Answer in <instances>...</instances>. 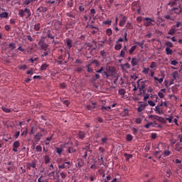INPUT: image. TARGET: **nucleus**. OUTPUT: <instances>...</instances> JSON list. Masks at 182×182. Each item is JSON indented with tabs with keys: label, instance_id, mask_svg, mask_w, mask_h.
<instances>
[{
	"label": "nucleus",
	"instance_id": "33",
	"mask_svg": "<svg viewBox=\"0 0 182 182\" xmlns=\"http://www.w3.org/2000/svg\"><path fill=\"white\" fill-rule=\"evenodd\" d=\"M1 109L6 113H11L12 112L11 109L7 108L6 107H2Z\"/></svg>",
	"mask_w": 182,
	"mask_h": 182
},
{
	"label": "nucleus",
	"instance_id": "24",
	"mask_svg": "<svg viewBox=\"0 0 182 182\" xmlns=\"http://www.w3.org/2000/svg\"><path fill=\"white\" fill-rule=\"evenodd\" d=\"M33 2H34V0H23V4L24 6H28Z\"/></svg>",
	"mask_w": 182,
	"mask_h": 182
},
{
	"label": "nucleus",
	"instance_id": "54",
	"mask_svg": "<svg viewBox=\"0 0 182 182\" xmlns=\"http://www.w3.org/2000/svg\"><path fill=\"white\" fill-rule=\"evenodd\" d=\"M68 176V173L66 172H61L60 173V176L63 179L66 178V176Z\"/></svg>",
	"mask_w": 182,
	"mask_h": 182
},
{
	"label": "nucleus",
	"instance_id": "26",
	"mask_svg": "<svg viewBox=\"0 0 182 182\" xmlns=\"http://www.w3.org/2000/svg\"><path fill=\"white\" fill-rule=\"evenodd\" d=\"M138 63H139V60L136 58H133L132 60V65L134 67V66H136Z\"/></svg>",
	"mask_w": 182,
	"mask_h": 182
},
{
	"label": "nucleus",
	"instance_id": "8",
	"mask_svg": "<svg viewBox=\"0 0 182 182\" xmlns=\"http://www.w3.org/2000/svg\"><path fill=\"white\" fill-rule=\"evenodd\" d=\"M21 146V142L19 141H15L13 144V151L18 152V148Z\"/></svg>",
	"mask_w": 182,
	"mask_h": 182
},
{
	"label": "nucleus",
	"instance_id": "5",
	"mask_svg": "<svg viewBox=\"0 0 182 182\" xmlns=\"http://www.w3.org/2000/svg\"><path fill=\"white\" fill-rule=\"evenodd\" d=\"M38 46L41 47V50L47 51L49 45L45 43L44 40H40L38 42Z\"/></svg>",
	"mask_w": 182,
	"mask_h": 182
},
{
	"label": "nucleus",
	"instance_id": "7",
	"mask_svg": "<svg viewBox=\"0 0 182 182\" xmlns=\"http://www.w3.org/2000/svg\"><path fill=\"white\" fill-rule=\"evenodd\" d=\"M140 106L137 108L138 112H141L146 107H147L148 104L147 102H140Z\"/></svg>",
	"mask_w": 182,
	"mask_h": 182
},
{
	"label": "nucleus",
	"instance_id": "20",
	"mask_svg": "<svg viewBox=\"0 0 182 182\" xmlns=\"http://www.w3.org/2000/svg\"><path fill=\"white\" fill-rule=\"evenodd\" d=\"M92 154V150L90 149H85V154L83 155V158L86 159L87 158V156L90 155Z\"/></svg>",
	"mask_w": 182,
	"mask_h": 182
},
{
	"label": "nucleus",
	"instance_id": "1",
	"mask_svg": "<svg viewBox=\"0 0 182 182\" xmlns=\"http://www.w3.org/2000/svg\"><path fill=\"white\" fill-rule=\"evenodd\" d=\"M26 13L27 14V18H30L31 16V11L28 8L24 9V10L20 9L18 11V16L21 18H24L26 16Z\"/></svg>",
	"mask_w": 182,
	"mask_h": 182
},
{
	"label": "nucleus",
	"instance_id": "48",
	"mask_svg": "<svg viewBox=\"0 0 182 182\" xmlns=\"http://www.w3.org/2000/svg\"><path fill=\"white\" fill-rule=\"evenodd\" d=\"M124 156H125L127 161H129L131 158H132V155H131V154L125 153Z\"/></svg>",
	"mask_w": 182,
	"mask_h": 182
},
{
	"label": "nucleus",
	"instance_id": "25",
	"mask_svg": "<svg viewBox=\"0 0 182 182\" xmlns=\"http://www.w3.org/2000/svg\"><path fill=\"white\" fill-rule=\"evenodd\" d=\"M155 112H156V113L158 114H164L163 110H161V109H160L159 105L156 106V107H155Z\"/></svg>",
	"mask_w": 182,
	"mask_h": 182
},
{
	"label": "nucleus",
	"instance_id": "32",
	"mask_svg": "<svg viewBox=\"0 0 182 182\" xmlns=\"http://www.w3.org/2000/svg\"><path fill=\"white\" fill-rule=\"evenodd\" d=\"M149 68L151 69H153L154 70H155L157 68V63L156 62H151V65L149 66Z\"/></svg>",
	"mask_w": 182,
	"mask_h": 182
},
{
	"label": "nucleus",
	"instance_id": "17",
	"mask_svg": "<svg viewBox=\"0 0 182 182\" xmlns=\"http://www.w3.org/2000/svg\"><path fill=\"white\" fill-rule=\"evenodd\" d=\"M43 137V134L41 132H38L35 136H34V139L37 141H39L41 138Z\"/></svg>",
	"mask_w": 182,
	"mask_h": 182
},
{
	"label": "nucleus",
	"instance_id": "18",
	"mask_svg": "<svg viewBox=\"0 0 182 182\" xmlns=\"http://www.w3.org/2000/svg\"><path fill=\"white\" fill-rule=\"evenodd\" d=\"M66 45H67V47L68 48V50H70V48H72V47H73L72 39L67 38L66 39Z\"/></svg>",
	"mask_w": 182,
	"mask_h": 182
},
{
	"label": "nucleus",
	"instance_id": "40",
	"mask_svg": "<svg viewBox=\"0 0 182 182\" xmlns=\"http://www.w3.org/2000/svg\"><path fill=\"white\" fill-rule=\"evenodd\" d=\"M100 55L103 58H106V57H107V52L105 51V50H101L100 51Z\"/></svg>",
	"mask_w": 182,
	"mask_h": 182
},
{
	"label": "nucleus",
	"instance_id": "10",
	"mask_svg": "<svg viewBox=\"0 0 182 182\" xmlns=\"http://www.w3.org/2000/svg\"><path fill=\"white\" fill-rule=\"evenodd\" d=\"M46 36L51 40H54L55 39V35H54V32L51 30H48L46 32Z\"/></svg>",
	"mask_w": 182,
	"mask_h": 182
},
{
	"label": "nucleus",
	"instance_id": "49",
	"mask_svg": "<svg viewBox=\"0 0 182 182\" xmlns=\"http://www.w3.org/2000/svg\"><path fill=\"white\" fill-rule=\"evenodd\" d=\"M160 107H168V103L166 102L161 101V104L159 105Z\"/></svg>",
	"mask_w": 182,
	"mask_h": 182
},
{
	"label": "nucleus",
	"instance_id": "64",
	"mask_svg": "<svg viewBox=\"0 0 182 182\" xmlns=\"http://www.w3.org/2000/svg\"><path fill=\"white\" fill-rule=\"evenodd\" d=\"M158 96H159L161 99H162V98L164 97V95L163 92H159Z\"/></svg>",
	"mask_w": 182,
	"mask_h": 182
},
{
	"label": "nucleus",
	"instance_id": "58",
	"mask_svg": "<svg viewBox=\"0 0 182 182\" xmlns=\"http://www.w3.org/2000/svg\"><path fill=\"white\" fill-rule=\"evenodd\" d=\"M27 39L28 41L30 42H34L35 39L32 38V36L31 35H28L27 36Z\"/></svg>",
	"mask_w": 182,
	"mask_h": 182
},
{
	"label": "nucleus",
	"instance_id": "43",
	"mask_svg": "<svg viewBox=\"0 0 182 182\" xmlns=\"http://www.w3.org/2000/svg\"><path fill=\"white\" fill-rule=\"evenodd\" d=\"M38 182H48L46 179H45L43 175H41L40 178L38 179Z\"/></svg>",
	"mask_w": 182,
	"mask_h": 182
},
{
	"label": "nucleus",
	"instance_id": "15",
	"mask_svg": "<svg viewBox=\"0 0 182 182\" xmlns=\"http://www.w3.org/2000/svg\"><path fill=\"white\" fill-rule=\"evenodd\" d=\"M120 116L122 117H126L129 116V111L127 109H124L121 113H120Z\"/></svg>",
	"mask_w": 182,
	"mask_h": 182
},
{
	"label": "nucleus",
	"instance_id": "56",
	"mask_svg": "<svg viewBox=\"0 0 182 182\" xmlns=\"http://www.w3.org/2000/svg\"><path fill=\"white\" fill-rule=\"evenodd\" d=\"M126 93V91L124 89H119V94L120 95H124V94Z\"/></svg>",
	"mask_w": 182,
	"mask_h": 182
},
{
	"label": "nucleus",
	"instance_id": "44",
	"mask_svg": "<svg viewBox=\"0 0 182 182\" xmlns=\"http://www.w3.org/2000/svg\"><path fill=\"white\" fill-rule=\"evenodd\" d=\"M126 27L127 29H129V30L133 29V26H132V23H130L129 21L127 23Z\"/></svg>",
	"mask_w": 182,
	"mask_h": 182
},
{
	"label": "nucleus",
	"instance_id": "41",
	"mask_svg": "<svg viewBox=\"0 0 182 182\" xmlns=\"http://www.w3.org/2000/svg\"><path fill=\"white\" fill-rule=\"evenodd\" d=\"M122 46L121 43H117L115 46H114V49L116 50H120L121 48H122Z\"/></svg>",
	"mask_w": 182,
	"mask_h": 182
},
{
	"label": "nucleus",
	"instance_id": "38",
	"mask_svg": "<svg viewBox=\"0 0 182 182\" xmlns=\"http://www.w3.org/2000/svg\"><path fill=\"white\" fill-rule=\"evenodd\" d=\"M9 48H11V50H14L16 49V46L15 43H9Z\"/></svg>",
	"mask_w": 182,
	"mask_h": 182
},
{
	"label": "nucleus",
	"instance_id": "9",
	"mask_svg": "<svg viewBox=\"0 0 182 182\" xmlns=\"http://www.w3.org/2000/svg\"><path fill=\"white\" fill-rule=\"evenodd\" d=\"M126 53H127V47L126 46H124L123 48L122 49L119 57L122 58H125Z\"/></svg>",
	"mask_w": 182,
	"mask_h": 182
},
{
	"label": "nucleus",
	"instance_id": "11",
	"mask_svg": "<svg viewBox=\"0 0 182 182\" xmlns=\"http://www.w3.org/2000/svg\"><path fill=\"white\" fill-rule=\"evenodd\" d=\"M127 16H123L122 18H121V20L119 21V26H120V27H123L124 25H125V23H126V22H127Z\"/></svg>",
	"mask_w": 182,
	"mask_h": 182
},
{
	"label": "nucleus",
	"instance_id": "36",
	"mask_svg": "<svg viewBox=\"0 0 182 182\" xmlns=\"http://www.w3.org/2000/svg\"><path fill=\"white\" fill-rule=\"evenodd\" d=\"M171 76H172L173 80H175L178 77V71L173 72L172 74H171Z\"/></svg>",
	"mask_w": 182,
	"mask_h": 182
},
{
	"label": "nucleus",
	"instance_id": "21",
	"mask_svg": "<svg viewBox=\"0 0 182 182\" xmlns=\"http://www.w3.org/2000/svg\"><path fill=\"white\" fill-rule=\"evenodd\" d=\"M37 11H39V13H46L48 11L47 7H39L37 9Z\"/></svg>",
	"mask_w": 182,
	"mask_h": 182
},
{
	"label": "nucleus",
	"instance_id": "53",
	"mask_svg": "<svg viewBox=\"0 0 182 182\" xmlns=\"http://www.w3.org/2000/svg\"><path fill=\"white\" fill-rule=\"evenodd\" d=\"M90 66H91L90 64H89V65H87V71L89 73H92L93 72V69H92V68H90Z\"/></svg>",
	"mask_w": 182,
	"mask_h": 182
},
{
	"label": "nucleus",
	"instance_id": "61",
	"mask_svg": "<svg viewBox=\"0 0 182 182\" xmlns=\"http://www.w3.org/2000/svg\"><path fill=\"white\" fill-rule=\"evenodd\" d=\"M107 136H105L102 138L101 141L102 142V144H106L107 142Z\"/></svg>",
	"mask_w": 182,
	"mask_h": 182
},
{
	"label": "nucleus",
	"instance_id": "35",
	"mask_svg": "<svg viewBox=\"0 0 182 182\" xmlns=\"http://www.w3.org/2000/svg\"><path fill=\"white\" fill-rule=\"evenodd\" d=\"M111 109H112V107L110 106H107V107L102 106L101 107V110L102 112L109 111Z\"/></svg>",
	"mask_w": 182,
	"mask_h": 182
},
{
	"label": "nucleus",
	"instance_id": "6",
	"mask_svg": "<svg viewBox=\"0 0 182 182\" xmlns=\"http://www.w3.org/2000/svg\"><path fill=\"white\" fill-rule=\"evenodd\" d=\"M139 81L140 80H138V89L139 90V92H142L146 88V85L145 84V82H147L148 80L141 81L140 84H139Z\"/></svg>",
	"mask_w": 182,
	"mask_h": 182
},
{
	"label": "nucleus",
	"instance_id": "57",
	"mask_svg": "<svg viewBox=\"0 0 182 182\" xmlns=\"http://www.w3.org/2000/svg\"><path fill=\"white\" fill-rule=\"evenodd\" d=\"M27 68H28V66L26 65H21L19 67V69L22 70H27Z\"/></svg>",
	"mask_w": 182,
	"mask_h": 182
},
{
	"label": "nucleus",
	"instance_id": "63",
	"mask_svg": "<svg viewBox=\"0 0 182 182\" xmlns=\"http://www.w3.org/2000/svg\"><path fill=\"white\" fill-rule=\"evenodd\" d=\"M178 64V63L176 60H172L171 63V65H172L173 66H176Z\"/></svg>",
	"mask_w": 182,
	"mask_h": 182
},
{
	"label": "nucleus",
	"instance_id": "2",
	"mask_svg": "<svg viewBox=\"0 0 182 182\" xmlns=\"http://www.w3.org/2000/svg\"><path fill=\"white\" fill-rule=\"evenodd\" d=\"M70 161H67L66 159H65L63 161V162H60L59 164H58V168L60 170H63V169H69L70 168Z\"/></svg>",
	"mask_w": 182,
	"mask_h": 182
},
{
	"label": "nucleus",
	"instance_id": "60",
	"mask_svg": "<svg viewBox=\"0 0 182 182\" xmlns=\"http://www.w3.org/2000/svg\"><path fill=\"white\" fill-rule=\"evenodd\" d=\"M66 16L69 18H75V15H73V14L71 12L66 13Z\"/></svg>",
	"mask_w": 182,
	"mask_h": 182
},
{
	"label": "nucleus",
	"instance_id": "50",
	"mask_svg": "<svg viewBox=\"0 0 182 182\" xmlns=\"http://www.w3.org/2000/svg\"><path fill=\"white\" fill-rule=\"evenodd\" d=\"M36 149L37 152L40 153V152H42L43 147L41 145H38V146H36Z\"/></svg>",
	"mask_w": 182,
	"mask_h": 182
},
{
	"label": "nucleus",
	"instance_id": "19",
	"mask_svg": "<svg viewBox=\"0 0 182 182\" xmlns=\"http://www.w3.org/2000/svg\"><path fill=\"white\" fill-rule=\"evenodd\" d=\"M92 105H87V110H92L93 109H96V102H92Z\"/></svg>",
	"mask_w": 182,
	"mask_h": 182
},
{
	"label": "nucleus",
	"instance_id": "42",
	"mask_svg": "<svg viewBox=\"0 0 182 182\" xmlns=\"http://www.w3.org/2000/svg\"><path fill=\"white\" fill-rule=\"evenodd\" d=\"M154 80L155 81L159 82L160 84H161L164 82V77L158 78L157 77H154Z\"/></svg>",
	"mask_w": 182,
	"mask_h": 182
},
{
	"label": "nucleus",
	"instance_id": "3",
	"mask_svg": "<svg viewBox=\"0 0 182 182\" xmlns=\"http://www.w3.org/2000/svg\"><path fill=\"white\" fill-rule=\"evenodd\" d=\"M144 25L146 27H149L150 26H155V21L151 18H144Z\"/></svg>",
	"mask_w": 182,
	"mask_h": 182
},
{
	"label": "nucleus",
	"instance_id": "30",
	"mask_svg": "<svg viewBox=\"0 0 182 182\" xmlns=\"http://www.w3.org/2000/svg\"><path fill=\"white\" fill-rule=\"evenodd\" d=\"M63 151V148L55 147V152H56L58 155L61 156Z\"/></svg>",
	"mask_w": 182,
	"mask_h": 182
},
{
	"label": "nucleus",
	"instance_id": "29",
	"mask_svg": "<svg viewBox=\"0 0 182 182\" xmlns=\"http://www.w3.org/2000/svg\"><path fill=\"white\" fill-rule=\"evenodd\" d=\"M9 17L8 12H2L0 14V18H7Z\"/></svg>",
	"mask_w": 182,
	"mask_h": 182
},
{
	"label": "nucleus",
	"instance_id": "39",
	"mask_svg": "<svg viewBox=\"0 0 182 182\" xmlns=\"http://www.w3.org/2000/svg\"><path fill=\"white\" fill-rule=\"evenodd\" d=\"M44 160H45L46 164H48L50 162V156H48V155H46Z\"/></svg>",
	"mask_w": 182,
	"mask_h": 182
},
{
	"label": "nucleus",
	"instance_id": "14",
	"mask_svg": "<svg viewBox=\"0 0 182 182\" xmlns=\"http://www.w3.org/2000/svg\"><path fill=\"white\" fill-rule=\"evenodd\" d=\"M78 137L80 139H83L86 137V132L83 131H79L78 132Z\"/></svg>",
	"mask_w": 182,
	"mask_h": 182
},
{
	"label": "nucleus",
	"instance_id": "31",
	"mask_svg": "<svg viewBox=\"0 0 182 182\" xmlns=\"http://www.w3.org/2000/svg\"><path fill=\"white\" fill-rule=\"evenodd\" d=\"M166 53L167 55H172L173 53V51L169 48H166Z\"/></svg>",
	"mask_w": 182,
	"mask_h": 182
},
{
	"label": "nucleus",
	"instance_id": "28",
	"mask_svg": "<svg viewBox=\"0 0 182 182\" xmlns=\"http://www.w3.org/2000/svg\"><path fill=\"white\" fill-rule=\"evenodd\" d=\"M174 11L175 14H176L177 15H179L181 14V9L179 10L178 8L177 7H174L171 9V12Z\"/></svg>",
	"mask_w": 182,
	"mask_h": 182
},
{
	"label": "nucleus",
	"instance_id": "22",
	"mask_svg": "<svg viewBox=\"0 0 182 182\" xmlns=\"http://www.w3.org/2000/svg\"><path fill=\"white\" fill-rule=\"evenodd\" d=\"M164 18L166 20L174 21V18L172 17L170 14L164 15Z\"/></svg>",
	"mask_w": 182,
	"mask_h": 182
},
{
	"label": "nucleus",
	"instance_id": "45",
	"mask_svg": "<svg viewBox=\"0 0 182 182\" xmlns=\"http://www.w3.org/2000/svg\"><path fill=\"white\" fill-rule=\"evenodd\" d=\"M75 151H76V150L75 149H73V147H72V146L68 147V153L72 154V153H75Z\"/></svg>",
	"mask_w": 182,
	"mask_h": 182
},
{
	"label": "nucleus",
	"instance_id": "37",
	"mask_svg": "<svg viewBox=\"0 0 182 182\" xmlns=\"http://www.w3.org/2000/svg\"><path fill=\"white\" fill-rule=\"evenodd\" d=\"M34 30L36 31H39L41 30V23H38L34 25Z\"/></svg>",
	"mask_w": 182,
	"mask_h": 182
},
{
	"label": "nucleus",
	"instance_id": "52",
	"mask_svg": "<svg viewBox=\"0 0 182 182\" xmlns=\"http://www.w3.org/2000/svg\"><path fill=\"white\" fill-rule=\"evenodd\" d=\"M173 119V115H171L169 117H166V120L168 121L169 124H171Z\"/></svg>",
	"mask_w": 182,
	"mask_h": 182
},
{
	"label": "nucleus",
	"instance_id": "47",
	"mask_svg": "<svg viewBox=\"0 0 182 182\" xmlns=\"http://www.w3.org/2000/svg\"><path fill=\"white\" fill-rule=\"evenodd\" d=\"M99 151H100V156H101V157H102V156H105L103 155V152H105V148L100 146V147L99 148Z\"/></svg>",
	"mask_w": 182,
	"mask_h": 182
},
{
	"label": "nucleus",
	"instance_id": "27",
	"mask_svg": "<svg viewBox=\"0 0 182 182\" xmlns=\"http://www.w3.org/2000/svg\"><path fill=\"white\" fill-rule=\"evenodd\" d=\"M136 48H137V46H136V45L132 46L131 47V48L129 49V55H132L133 53H134V52L135 51V50L136 49Z\"/></svg>",
	"mask_w": 182,
	"mask_h": 182
},
{
	"label": "nucleus",
	"instance_id": "12",
	"mask_svg": "<svg viewBox=\"0 0 182 182\" xmlns=\"http://www.w3.org/2000/svg\"><path fill=\"white\" fill-rule=\"evenodd\" d=\"M85 165V159H77V167L82 168Z\"/></svg>",
	"mask_w": 182,
	"mask_h": 182
},
{
	"label": "nucleus",
	"instance_id": "23",
	"mask_svg": "<svg viewBox=\"0 0 182 182\" xmlns=\"http://www.w3.org/2000/svg\"><path fill=\"white\" fill-rule=\"evenodd\" d=\"M134 44L139 46L141 49H144V40L141 42L136 41Z\"/></svg>",
	"mask_w": 182,
	"mask_h": 182
},
{
	"label": "nucleus",
	"instance_id": "55",
	"mask_svg": "<svg viewBox=\"0 0 182 182\" xmlns=\"http://www.w3.org/2000/svg\"><path fill=\"white\" fill-rule=\"evenodd\" d=\"M149 68H144L142 73L144 75H147L149 73Z\"/></svg>",
	"mask_w": 182,
	"mask_h": 182
},
{
	"label": "nucleus",
	"instance_id": "34",
	"mask_svg": "<svg viewBox=\"0 0 182 182\" xmlns=\"http://www.w3.org/2000/svg\"><path fill=\"white\" fill-rule=\"evenodd\" d=\"M165 46H167L166 48H171L173 47V43H172L171 41H167L165 43Z\"/></svg>",
	"mask_w": 182,
	"mask_h": 182
},
{
	"label": "nucleus",
	"instance_id": "46",
	"mask_svg": "<svg viewBox=\"0 0 182 182\" xmlns=\"http://www.w3.org/2000/svg\"><path fill=\"white\" fill-rule=\"evenodd\" d=\"M126 139L127 141H132L133 139V136H132V134H127Z\"/></svg>",
	"mask_w": 182,
	"mask_h": 182
},
{
	"label": "nucleus",
	"instance_id": "59",
	"mask_svg": "<svg viewBox=\"0 0 182 182\" xmlns=\"http://www.w3.org/2000/svg\"><path fill=\"white\" fill-rule=\"evenodd\" d=\"M171 154V152L169 150H165V151L164 152V155L165 156H170Z\"/></svg>",
	"mask_w": 182,
	"mask_h": 182
},
{
	"label": "nucleus",
	"instance_id": "16",
	"mask_svg": "<svg viewBox=\"0 0 182 182\" xmlns=\"http://www.w3.org/2000/svg\"><path fill=\"white\" fill-rule=\"evenodd\" d=\"M49 68V65L46 63H43L41 66V71H46Z\"/></svg>",
	"mask_w": 182,
	"mask_h": 182
},
{
	"label": "nucleus",
	"instance_id": "13",
	"mask_svg": "<svg viewBox=\"0 0 182 182\" xmlns=\"http://www.w3.org/2000/svg\"><path fill=\"white\" fill-rule=\"evenodd\" d=\"M176 33V26H173L168 31V35L173 36Z\"/></svg>",
	"mask_w": 182,
	"mask_h": 182
},
{
	"label": "nucleus",
	"instance_id": "4",
	"mask_svg": "<svg viewBox=\"0 0 182 182\" xmlns=\"http://www.w3.org/2000/svg\"><path fill=\"white\" fill-rule=\"evenodd\" d=\"M116 69L114 67H109L108 70L104 71L103 74L107 77V78H109L112 76V74L114 73Z\"/></svg>",
	"mask_w": 182,
	"mask_h": 182
},
{
	"label": "nucleus",
	"instance_id": "62",
	"mask_svg": "<svg viewBox=\"0 0 182 182\" xmlns=\"http://www.w3.org/2000/svg\"><path fill=\"white\" fill-rule=\"evenodd\" d=\"M148 104L151 107H154L156 105V103L152 100H149Z\"/></svg>",
	"mask_w": 182,
	"mask_h": 182
},
{
	"label": "nucleus",
	"instance_id": "51",
	"mask_svg": "<svg viewBox=\"0 0 182 182\" xmlns=\"http://www.w3.org/2000/svg\"><path fill=\"white\" fill-rule=\"evenodd\" d=\"M106 33L108 36H112V28H107Z\"/></svg>",
	"mask_w": 182,
	"mask_h": 182
}]
</instances>
